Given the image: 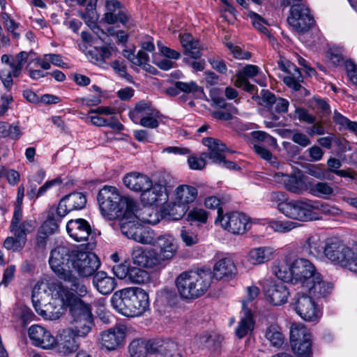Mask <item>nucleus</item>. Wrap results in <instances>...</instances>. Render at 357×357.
I'll return each instance as SVG.
<instances>
[{"label": "nucleus", "mask_w": 357, "mask_h": 357, "mask_svg": "<svg viewBox=\"0 0 357 357\" xmlns=\"http://www.w3.org/2000/svg\"><path fill=\"white\" fill-rule=\"evenodd\" d=\"M294 118L307 123H313L316 121L314 116L312 115L307 109L302 107L296 108L294 111Z\"/></svg>", "instance_id": "338daca9"}, {"label": "nucleus", "mask_w": 357, "mask_h": 357, "mask_svg": "<svg viewBox=\"0 0 357 357\" xmlns=\"http://www.w3.org/2000/svg\"><path fill=\"white\" fill-rule=\"evenodd\" d=\"M153 109L150 102L140 101L136 104L135 109L130 112L129 116L134 122L137 123L142 116H144Z\"/></svg>", "instance_id": "de8ad7c7"}, {"label": "nucleus", "mask_w": 357, "mask_h": 357, "mask_svg": "<svg viewBox=\"0 0 357 357\" xmlns=\"http://www.w3.org/2000/svg\"><path fill=\"white\" fill-rule=\"evenodd\" d=\"M290 343H298L307 338L312 337L311 333L305 325L301 323H293L290 326Z\"/></svg>", "instance_id": "58836bf2"}, {"label": "nucleus", "mask_w": 357, "mask_h": 357, "mask_svg": "<svg viewBox=\"0 0 357 357\" xmlns=\"http://www.w3.org/2000/svg\"><path fill=\"white\" fill-rule=\"evenodd\" d=\"M28 336L31 344L45 350L54 349L56 339L46 328L40 325H32L28 329Z\"/></svg>", "instance_id": "dca6fc26"}, {"label": "nucleus", "mask_w": 357, "mask_h": 357, "mask_svg": "<svg viewBox=\"0 0 357 357\" xmlns=\"http://www.w3.org/2000/svg\"><path fill=\"white\" fill-rule=\"evenodd\" d=\"M126 328L116 326L100 333L98 342L102 349L114 351L125 343Z\"/></svg>", "instance_id": "2eb2a0df"}, {"label": "nucleus", "mask_w": 357, "mask_h": 357, "mask_svg": "<svg viewBox=\"0 0 357 357\" xmlns=\"http://www.w3.org/2000/svg\"><path fill=\"white\" fill-rule=\"evenodd\" d=\"M142 203L146 206H159L165 203L168 195L165 187L160 184H155L147 190H144L141 195Z\"/></svg>", "instance_id": "412c9836"}, {"label": "nucleus", "mask_w": 357, "mask_h": 357, "mask_svg": "<svg viewBox=\"0 0 357 357\" xmlns=\"http://www.w3.org/2000/svg\"><path fill=\"white\" fill-rule=\"evenodd\" d=\"M93 284L96 289L103 295L110 294L116 286L114 278L108 276L103 271L97 272L94 275Z\"/></svg>", "instance_id": "c756f323"}, {"label": "nucleus", "mask_w": 357, "mask_h": 357, "mask_svg": "<svg viewBox=\"0 0 357 357\" xmlns=\"http://www.w3.org/2000/svg\"><path fill=\"white\" fill-rule=\"evenodd\" d=\"M69 236L76 241H87L91 234V227L84 219L70 220L66 225Z\"/></svg>", "instance_id": "b1692460"}, {"label": "nucleus", "mask_w": 357, "mask_h": 357, "mask_svg": "<svg viewBox=\"0 0 357 357\" xmlns=\"http://www.w3.org/2000/svg\"><path fill=\"white\" fill-rule=\"evenodd\" d=\"M112 52L110 48L102 47L99 49L95 48L89 52V56H91V61L94 63H99L111 56Z\"/></svg>", "instance_id": "052dcab7"}, {"label": "nucleus", "mask_w": 357, "mask_h": 357, "mask_svg": "<svg viewBox=\"0 0 357 357\" xmlns=\"http://www.w3.org/2000/svg\"><path fill=\"white\" fill-rule=\"evenodd\" d=\"M287 22L298 33L307 31L314 23L308 8L301 4L292 5Z\"/></svg>", "instance_id": "4468645a"}, {"label": "nucleus", "mask_w": 357, "mask_h": 357, "mask_svg": "<svg viewBox=\"0 0 357 357\" xmlns=\"http://www.w3.org/2000/svg\"><path fill=\"white\" fill-rule=\"evenodd\" d=\"M40 285L37 284L33 289L32 291V303L36 311V312L41 317H43L45 319L47 320H56L58 319L61 315L62 314V304L57 303L56 300H54L52 302H50L47 304H45L42 305L40 303V299L42 298V296L40 295L41 293L40 292Z\"/></svg>", "instance_id": "ddd939ff"}, {"label": "nucleus", "mask_w": 357, "mask_h": 357, "mask_svg": "<svg viewBox=\"0 0 357 357\" xmlns=\"http://www.w3.org/2000/svg\"><path fill=\"white\" fill-rule=\"evenodd\" d=\"M123 55L136 66H142L146 70H148V67L151 68V66L149 64V56L147 53L142 50H139L137 54L135 55L131 50H124Z\"/></svg>", "instance_id": "a19ab883"}, {"label": "nucleus", "mask_w": 357, "mask_h": 357, "mask_svg": "<svg viewBox=\"0 0 357 357\" xmlns=\"http://www.w3.org/2000/svg\"><path fill=\"white\" fill-rule=\"evenodd\" d=\"M278 250L271 245L251 248L246 255L247 261L253 266H260L273 260Z\"/></svg>", "instance_id": "6ab92c4d"}, {"label": "nucleus", "mask_w": 357, "mask_h": 357, "mask_svg": "<svg viewBox=\"0 0 357 357\" xmlns=\"http://www.w3.org/2000/svg\"><path fill=\"white\" fill-rule=\"evenodd\" d=\"M161 114L160 113L153 109L152 111L142 116L138 121L142 126L149 128H156L159 126V121Z\"/></svg>", "instance_id": "864d4df0"}, {"label": "nucleus", "mask_w": 357, "mask_h": 357, "mask_svg": "<svg viewBox=\"0 0 357 357\" xmlns=\"http://www.w3.org/2000/svg\"><path fill=\"white\" fill-rule=\"evenodd\" d=\"M56 347L57 352L63 356H66L75 352L77 349L78 345L74 337L64 333L61 335L59 342H56Z\"/></svg>", "instance_id": "4c0bfd02"}, {"label": "nucleus", "mask_w": 357, "mask_h": 357, "mask_svg": "<svg viewBox=\"0 0 357 357\" xmlns=\"http://www.w3.org/2000/svg\"><path fill=\"white\" fill-rule=\"evenodd\" d=\"M102 215L108 220H114L123 215L125 209L134 208L137 202L132 198L121 197L112 186L103 187L98 194Z\"/></svg>", "instance_id": "f03ea898"}, {"label": "nucleus", "mask_w": 357, "mask_h": 357, "mask_svg": "<svg viewBox=\"0 0 357 357\" xmlns=\"http://www.w3.org/2000/svg\"><path fill=\"white\" fill-rule=\"evenodd\" d=\"M208 154L206 153H202L199 156L195 154L191 155L188 158V164L190 169L193 170H202L206 164V159Z\"/></svg>", "instance_id": "4d7b16f0"}, {"label": "nucleus", "mask_w": 357, "mask_h": 357, "mask_svg": "<svg viewBox=\"0 0 357 357\" xmlns=\"http://www.w3.org/2000/svg\"><path fill=\"white\" fill-rule=\"evenodd\" d=\"M153 246L159 250L156 251V255L160 265L165 261L172 259L178 250L175 238L169 234L157 236Z\"/></svg>", "instance_id": "a211bd4d"}, {"label": "nucleus", "mask_w": 357, "mask_h": 357, "mask_svg": "<svg viewBox=\"0 0 357 357\" xmlns=\"http://www.w3.org/2000/svg\"><path fill=\"white\" fill-rule=\"evenodd\" d=\"M243 316L236 328V335L238 338H243L252 332L255 327V321L250 309L245 307V302L243 303Z\"/></svg>", "instance_id": "7c9ffc66"}, {"label": "nucleus", "mask_w": 357, "mask_h": 357, "mask_svg": "<svg viewBox=\"0 0 357 357\" xmlns=\"http://www.w3.org/2000/svg\"><path fill=\"white\" fill-rule=\"evenodd\" d=\"M273 273L281 280H291V264H287V259H278L272 266Z\"/></svg>", "instance_id": "ea45409f"}, {"label": "nucleus", "mask_w": 357, "mask_h": 357, "mask_svg": "<svg viewBox=\"0 0 357 357\" xmlns=\"http://www.w3.org/2000/svg\"><path fill=\"white\" fill-rule=\"evenodd\" d=\"M208 213L202 208H194L187 215V220L189 222H198L206 223L208 219Z\"/></svg>", "instance_id": "e2e57ef3"}, {"label": "nucleus", "mask_w": 357, "mask_h": 357, "mask_svg": "<svg viewBox=\"0 0 357 357\" xmlns=\"http://www.w3.org/2000/svg\"><path fill=\"white\" fill-rule=\"evenodd\" d=\"M293 308L297 314L307 321H317L321 312L312 298L305 293L298 292L294 298Z\"/></svg>", "instance_id": "f8f14e48"}, {"label": "nucleus", "mask_w": 357, "mask_h": 357, "mask_svg": "<svg viewBox=\"0 0 357 357\" xmlns=\"http://www.w3.org/2000/svg\"><path fill=\"white\" fill-rule=\"evenodd\" d=\"M322 259H326L335 265H339L353 272L357 271V252H354L336 238L326 241Z\"/></svg>", "instance_id": "20e7f679"}, {"label": "nucleus", "mask_w": 357, "mask_h": 357, "mask_svg": "<svg viewBox=\"0 0 357 357\" xmlns=\"http://www.w3.org/2000/svg\"><path fill=\"white\" fill-rule=\"evenodd\" d=\"M181 43L185 49L186 54L195 59L201 57L199 43L190 33L181 35Z\"/></svg>", "instance_id": "f704fd0d"}, {"label": "nucleus", "mask_w": 357, "mask_h": 357, "mask_svg": "<svg viewBox=\"0 0 357 357\" xmlns=\"http://www.w3.org/2000/svg\"><path fill=\"white\" fill-rule=\"evenodd\" d=\"M284 188L291 192L301 194L303 190V184L296 176L288 174Z\"/></svg>", "instance_id": "bf43d9fd"}, {"label": "nucleus", "mask_w": 357, "mask_h": 357, "mask_svg": "<svg viewBox=\"0 0 357 357\" xmlns=\"http://www.w3.org/2000/svg\"><path fill=\"white\" fill-rule=\"evenodd\" d=\"M131 257L135 264L146 268L159 266L156 250L153 248H144L137 245L133 248Z\"/></svg>", "instance_id": "aec40b11"}, {"label": "nucleus", "mask_w": 357, "mask_h": 357, "mask_svg": "<svg viewBox=\"0 0 357 357\" xmlns=\"http://www.w3.org/2000/svg\"><path fill=\"white\" fill-rule=\"evenodd\" d=\"M301 79V73L298 70L297 72H292V73L289 75L284 77L283 82L289 88H291L295 91H299L301 88V85L300 84Z\"/></svg>", "instance_id": "0e129e2a"}, {"label": "nucleus", "mask_w": 357, "mask_h": 357, "mask_svg": "<svg viewBox=\"0 0 357 357\" xmlns=\"http://www.w3.org/2000/svg\"><path fill=\"white\" fill-rule=\"evenodd\" d=\"M66 296L70 306V314L72 319L93 317L92 309L90 304L79 298H75L70 301L68 300L67 294Z\"/></svg>", "instance_id": "bb28decb"}, {"label": "nucleus", "mask_w": 357, "mask_h": 357, "mask_svg": "<svg viewBox=\"0 0 357 357\" xmlns=\"http://www.w3.org/2000/svg\"><path fill=\"white\" fill-rule=\"evenodd\" d=\"M221 339L222 337L218 334L205 331L194 337L192 345L194 349H203L213 346L215 342H220Z\"/></svg>", "instance_id": "72a5a7b5"}, {"label": "nucleus", "mask_w": 357, "mask_h": 357, "mask_svg": "<svg viewBox=\"0 0 357 357\" xmlns=\"http://www.w3.org/2000/svg\"><path fill=\"white\" fill-rule=\"evenodd\" d=\"M215 222H219L223 229L234 234H243L249 229L250 219L244 213L239 212L223 214L222 209L219 208Z\"/></svg>", "instance_id": "1a4fd4ad"}, {"label": "nucleus", "mask_w": 357, "mask_h": 357, "mask_svg": "<svg viewBox=\"0 0 357 357\" xmlns=\"http://www.w3.org/2000/svg\"><path fill=\"white\" fill-rule=\"evenodd\" d=\"M309 192L317 197L330 199L334 194V188L332 185L326 182H317L309 186Z\"/></svg>", "instance_id": "e433bc0d"}, {"label": "nucleus", "mask_w": 357, "mask_h": 357, "mask_svg": "<svg viewBox=\"0 0 357 357\" xmlns=\"http://www.w3.org/2000/svg\"><path fill=\"white\" fill-rule=\"evenodd\" d=\"M318 273L314 264L306 259L298 258L291 264V282L294 284L300 285L301 288Z\"/></svg>", "instance_id": "9b49d317"}, {"label": "nucleus", "mask_w": 357, "mask_h": 357, "mask_svg": "<svg viewBox=\"0 0 357 357\" xmlns=\"http://www.w3.org/2000/svg\"><path fill=\"white\" fill-rule=\"evenodd\" d=\"M113 308L126 317H138L149 310L148 293L139 287H127L116 291L111 298Z\"/></svg>", "instance_id": "f257e3e1"}, {"label": "nucleus", "mask_w": 357, "mask_h": 357, "mask_svg": "<svg viewBox=\"0 0 357 357\" xmlns=\"http://www.w3.org/2000/svg\"><path fill=\"white\" fill-rule=\"evenodd\" d=\"M57 221L59 220L56 218H48L43 222L39 229L37 236V243L39 246L44 247L48 236L57 229Z\"/></svg>", "instance_id": "c9c22d12"}, {"label": "nucleus", "mask_w": 357, "mask_h": 357, "mask_svg": "<svg viewBox=\"0 0 357 357\" xmlns=\"http://www.w3.org/2000/svg\"><path fill=\"white\" fill-rule=\"evenodd\" d=\"M137 208V204H136V206L134 208L125 209L123 215L119 218L121 231L124 236L130 239L133 238L135 236L134 234L137 233L138 229L142 226L139 220L149 224H155L156 222L146 215L150 214V208H144L138 211Z\"/></svg>", "instance_id": "6e6552de"}, {"label": "nucleus", "mask_w": 357, "mask_h": 357, "mask_svg": "<svg viewBox=\"0 0 357 357\" xmlns=\"http://www.w3.org/2000/svg\"><path fill=\"white\" fill-rule=\"evenodd\" d=\"M316 213L319 215L322 213L326 215H338L342 213V210L335 205H331L327 203L319 204L315 201Z\"/></svg>", "instance_id": "680f3d73"}, {"label": "nucleus", "mask_w": 357, "mask_h": 357, "mask_svg": "<svg viewBox=\"0 0 357 357\" xmlns=\"http://www.w3.org/2000/svg\"><path fill=\"white\" fill-rule=\"evenodd\" d=\"M267 225L273 231L282 234L289 232L298 226L295 222L275 219L268 220Z\"/></svg>", "instance_id": "79ce46f5"}, {"label": "nucleus", "mask_w": 357, "mask_h": 357, "mask_svg": "<svg viewBox=\"0 0 357 357\" xmlns=\"http://www.w3.org/2000/svg\"><path fill=\"white\" fill-rule=\"evenodd\" d=\"M252 137L259 142H264L269 146L277 145L276 139L264 131H253L251 132Z\"/></svg>", "instance_id": "774afa93"}, {"label": "nucleus", "mask_w": 357, "mask_h": 357, "mask_svg": "<svg viewBox=\"0 0 357 357\" xmlns=\"http://www.w3.org/2000/svg\"><path fill=\"white\" fill-rule=\"evenodd\" d=\"M197 190L189 185H180L174 190L173 201L168 205L167 213L174 220L183 218L188 209V205L196 199Z\"/></svg>", "instance_id": "423d86ee"}, {"label": "nucleus", "mask_w": 357, "mask_h": 357, "mask_svg": "<svg viewBox=\"0 0 357 357\" xmlns=\"http://www.w3.org/2000/svg\"><path fill=\"white\" fill-rule=\"evenodd\" d=\"M293 351L300 357H310L312 354V337L291 345Z\"/></svg>", "instance_id": "8fccbe9b"}, {"label": "nucleus", "mask_w": 357, "mask_h": 357, "mask_svg": "<svg viewBox=\"0 0 357 357\" xmlns=\"http://www.w3.org/2000/svg\"><path fill=\"white\" fill-rule=\"evenodd\" d=\"M269 200L282 214H284L289 201L287 195L280 191L272 192L269 195Z\"/></svg>", "instance_id": "a18cd8bd"}, {"label": "nucleus", "mask_w": 357, "mask_h": 357, "mask_svg": "<svg viewBox=\"0 0 357 357\" xmlns=\"http://www.w3.org/2000/svg\"><path fill=\"white\" fill-rule=\"evenodd\" d=\"M332 289L333 285L330 282L324 281L320 273L315 274L314 278L302 288L311 297L313 296L316 298L327 296L331 294Z\"/></svg>", "instance_id": "5701e85b"}, {"label": "nucleus", "mask_w": 357, "mask_h": 357, "mask_svg": "<svg viewBox=\"0 0 357 357\" xmlns=\"http://www.w3.org/2000/svg\"><path fill=\"white\" fill-rule=\"evenodd\" d=\"M33 52H25L22 51L17 54L15 57L12 58V61L10 64V67L12 70L13 77H18L23 68L24 63L27 61L29 56L33 54Z\"/></svg>", "instance_id": "37998d69"}, {"label": "nucleus", "mask_w": 357, "mask_h": 357, "mask_svg": "<svg viewBox=\"0 0 357 357\" xmlns=\"http://www.w3.org/2000/svg\"><path fill=\"white\" fill-rule=\"evenodd\" d=\"M176 86L181 91L188 93H193L197 98H201L205 96L203 89L201 86H199L195 82H176Z\"/></svg>", "instance_id": "3c124183"}, {"label": "nucleus", "mask_w": 357, "mask_h": 357, "mask_svg": "<svg viewBox=\"0 0 357 357\" xmlns=\"http://www.w3.org/2000/svg\"><path fill=\"white\" fill-rule=\"evenodd\" d=\"M202 143L208 148V153H206L213 162L217 163L222 160L227 147L220 140L206 137L202 139Z\"/></svg>", "instance_id": "cd10ccee"}, {"label": "nucleus", "mask_w": 357, "mask_h": 357, "mask_svg": "<svg viewBox=\"0 0 357 357\" xmlns=\"http://www.w3.org/2000/svg\"><path fill=\"white\" fill-rule=\"evenodd\" d=\"M175 282L181 297L195 299L208 290L211 283V275L205 271L183 272L176 278Z\"/></svg>", "instance_id": "7ed1b4c3"}, {"label": "nucleus", "mask_w": 357, "mask_h": 357, "mask_svg": "<svg viewBox=\"0 0 357 357\" xmlns=\"http://www.w3.org/2000/svg\"><path fill=\"white\" fill-rule=\"evenodd\" d=\"M123 183L129 189L136 192H143L152 186V181L146 175L130 172L123 177Z\"/></svg>", "instance_id": "393cba45"}, {"label": "nucleus", "mask_w": 357, "mask_h": 357, "mask_svg": "<svg viewBox=\"0 0 357 357\" xmlns=\"http://www.w3.org/2000/svg\"><path fill=\"white\" fill-rule=\"evenodd\" d=\"M77 247L70 244L56 246L50 252L49 264L58 278H65L72 272L71 267Z\"/></svg>", "instance_id": "39448f33"}, {"label": "nucleus", "mask_w": 357, "mask_h": 357, "mask_svg": "<svg viewBox=\"0 0 357 357\" xmlns=\"http://www.w3.org/2000/svg\"><path fill=\"white\" fill-rule=\"evenodd\" d=\"M128 280L132 283L139 284H146L150 280V275L146 270L137 267H131L130 268Z\"/></svg>", "instance_id": "49530a36"}, {"label": "nucleus", "mask_w": 357, "mask_h": 357, "mask_svg": "<svg viewBox=\"0 0 357 357\" xmlns=\"http://www.w3.org/2000/svg\"><path fill=\"white\" fill-rule=\"evenodd\" d=\"M266 337L273 346L276 347H280L284 343V336L275 326H271L267 328Z\"/></svg>", "instance_id": "5fc2aeb1"}, {"label": "nucleus", "mask_w": 357, "mask_h": 357, "mask_svg": "<svg viewBox=\"0 0 357 357\" xmlns=\"http://www.w3.org/2000/svg\"><path fill=\"white\" fill-rule=\"evenodd\" d=\"M100 266V261L94 253L83 252L79 248L76 252L72 267L80 277L88 278L93 275Z\"/></svg>", "instance_id": "9d476101"}, {"label": "nucleus", "mask_w": 357, "mask_h": 357, "mask_svg": "<svg viewBox=\"0 0 357 357\" xmlns=\"http://www.w3.org/2000/svg\"><path fill=\"white\" fill-rule=\"evenodd\" d=\"M93 325V317L73 319L68 332L74 336L84 337L91 332Z\"/></svg>", "instance_id": "c85d7f7f"}, {"label": "nucleus", "mask_w": 357, "mask_h": 357, "mask_svg": "<svg viewBox=\"0 0 357 357\" xmlns=\"http://www.w3.org/2000/svg\"><path fill=\"white\" fill-rule=\"evenodd\" d=\"M26 242V238H22V236H9L4 241L3 246L7 250L18 252L24 247Z\"/></svg>", "instance_id": "6e6d98bb"}, {"label": "nucleus", "mask_w": 357, "mask_h": 357, "mask_svg": "<svg viewBox=\"0 0 357 357\" xmlns=\"http://www.w3.org/2000/svg\"><path fill=\"white\" fill-rule=\"evenodd\" d=\"M179 349L178 344L172 340H156L151 344V351L165 357H172Z\"/></svg>", "instance_id": "2f4dec72"}, {"label": "nucleus", "mask_w": 357, "mask_h": 357, "mask_svg": "<svg viewBox=\"0 0 357 357\" xmlns=\"http://www.w3.org/2000/svg\"><path fill=\"white\" fill-rule=\"evenodd\" d=\"M128 351L131 357H144V342L139 339L132 340L128 347Z\"/></svg>", "instance_id": "69168bd1"}, {"label": "nucleus", "mask_w": 357, "mask_h": 357, "mask_svg": "<svg viewBox=\"0 0 357 357\" xmlns=\"http://www.w3.org/2000/svg\"><path fill=\"white\" fill-rule=\"evenodd\" d=\"M315 201L306 198L291 199L284 213V215L289 219L300 221L310 222L321 218L316 213Z\"/></svg>", "instance_id": "0eeeda50"}, {"label": "nucleus", "mask_w": 357, "mask_h": 357, "mask_svg": "<svg viewBox=\"0 0 357 357\" xmlns=\"http://www.w3.org/2000/svg\"><path fill=\"white\" fill-rule=\"evenodd\" d=\"M86 204V198L82 192H73L63 197L56 208L59 221L72 211L81 210Z\"/></svg>", "instance_id": "f3484780"}, {"label": "nucleus", "mask_w": 357, "mask_h": 357, "mask_svg": "<svg viewBox=\"0 0 357 357\" xmlns=\"http://www.w3.org/2000/svg\"><path fill=\"white\" fill-rule=\"evenodd\" d=\"M34 229L33 222L32 220H25L21 224L10 228V231L14 236H22L26 238V234L31 232Z\"/></svg>", "instance_id": "13d9d810"}, {"label": "nucleus", "mask_w": 357, "mask_h": 357, "mask_svg": "<svg viewBox=\"0 0 357 357\" xmlns=\"http://www.w3.org/2000/svg\"><path fill=\"white\" fill-rule=\"evenodd\" d=\"M267 300L274 305H281L288 299L289 293L282 282H271L264 287Z\"/></svg>", "instance_id": "4be33fe9"}, {"label": "nucleus", "mask_w": 357, "mask_h": 357, "mask_svg": "<svg viewBox=\"0 0 357 357\" xmlns=\"http://www.w3.org/2000/svg\"><path fill=\"white\" fill-rule=\"evenodd\" d=\"M134 234L135 236L133 237L132 240L135 241L152 246L153 245L157 237L153 230L146 228L142 225L141 227H139V229H138L137 232L135 233Z\"/></svg>", "instance_id": "c03bdc74"}, {"label": "nucleus", "mask_w": 357, "mask_h": 357, "mask_svg": "<svg viewBox=\"0 0 357 357\" xmlns=\"http://www.w3.org/2000/svg\"><path fill=\"white\" fill-rule=\"evenodd\" d=\"M323 242L319 234H314L310 236L303 245V250L309 255L315 258L322 259L324 255Z\"/></svg>", "instance_id": "473e14b6"}, {"label": "nucleus", "mask_w": 357, "mask_h": 357, "mask_svg": "<svg viewBox=\"0 0 357 357\" xmlns=\"http://www.w3.org/2000/svg\"><path fill=\"white\" fill-rule=\"evenodd\" d=\"M213 274L216 280L231 278L236 274V267L234 261L229 257L220 259L215 264Z\"/></svg>", "instance_id": "a878e982"}, {"label": "nucleus", "mask_w": 357, "mask_h": 357, "mask_svg": "<svg viewBox=\"0 0 357 357\" xmlns=\"http://www.w3.org/2000/svg\"><path fill=\"white\" fill-rule=\"evenodd\" d=\"M107 12L105 13L104 20L108 24H114L117 22V15L115 12L119 9L120 3L117 0H105Z\"/></svg>", "instance_id": "603ef678"}, {"label": "nucleus", "mask_w": 357, "mask_h": 357, "mask_svg": "<svg viewBox=\"0 0 357 357\" xmlns=\"http://www.w3.org/2000/svg\"><path fill=\"white\" fill-rule=\"evenodd\" d=\"M65 282H68L70 284V289L75 291L78 296H84L87 294V288L86 285L75 276L72 272H70L67 277L65 278H61Z\"/></svg>", "instance_id": "09e8293b"}]
</instances>
